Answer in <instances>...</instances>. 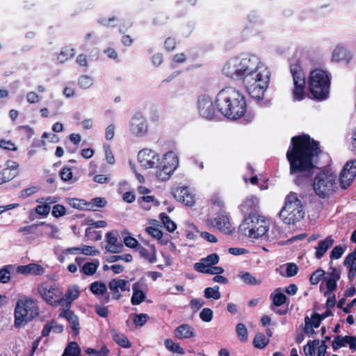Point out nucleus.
I'll list each match as a JSON object with an SVG mask.
<instances>
[{"label":"nucleus","mask_w":356,"mask_h":356,"mask_svg":"<svg viewBox=\"0 0 356 356\" xmlns=\"http://www.w3.org/2000/svg\"><path fill=\"white\" fill-rule=\"evenodd\" d=\"M321 154L319 142L308 134L292 137L286 152V159L290 165V173L298 174L295 183L304 186L312 182L316 162Z\"/></svg>","instance_id":"obj_1"},{"label":"nucleus","mask_w":356,"mask_h":356,"mask_svg":"<svg viewBox=\"0 0 356 356\" xmlns=\"http://www.w3.org/2000/svg\"><path fill=\"white\" fill-rule=\"evenodd\" d=\"M222 72L232 79L243 80L252 98L264 99L268 88L270 72L263 63L254 66L249 57L234 56L225 64Z\"/></svg>","instance_id":"obj_2"},{"label":"nucleus","mask_w":356,"mask_h":356,"mask_svg":"<svg viewBox=\"0 0 356 356\" xmlns=\"http://www.w3.org/2000/svg\"><path fill=\"white\" fill-rule=\"evenodd\" d=\"M216 105L218 111L225 117L236 120L246 111V100L243 92L234 88L225 87L216 95Z\"/></svg>","instance_id":"obj_3"},{"label":"nucleus","mask_w":356,"mask_h":356,"mask_svg":"<svg viewBox=\"0 0 356 356\" xmlns=\"http://www.w3.org/2000/svg\"><path fill=\"white\" fill-rule=\"evenodd\" d=\"M304 205L298 193L290 192L284 199V204L279 216L286 225H294L305 217Z\"/></svg>","instance_id":"obj_4"},{"label":"nucleus","mask_w":356,"mask_h":356,"mask_svg":"<svg viewBox=\"0 0 356 356\" xmlns=\"http://www.w3.org/2000/svg\"><path fill=\"white\" fill-rule=\"evenodd\" d=\"M308 88L312 98L317 101L325 100L329 97L330 78L328 73L319 68L310 72Z\"/></svg>","instance_id":"obj_5"},{"label":"nucleus","mask_w":356,"mask_h":356,"mask_svg":"<svg viewBox=\"0 0 356 356\" xmlns=\"http://www.w3.org/2000/svg\"><path fill=\"white\" fill-rule=\"evenodd\" d=\"M15 326L21 327L39 316L38 302L29 298L17 301L15 308Z\"/></svg>","instance_id":"obj_6"},{"label":"nucleus","mask_w":356,"mask_h":356,"mask_svg":"<svg viewBox=\"0 0 356 356\" xmlns=\"http://www.w3.org/2000/svg\"><path fill=\"white\" fill-rule=\"evenodd\" d=\"M241 232L252 238H259L266 235L269 229V222L259 214L245 216L239 226Z\"/></svg>","instance_id":"obj_7"},{"label":"nucleus","mask_w":356,"mask_h":356,"mask_svg":"<svg viewBox=\"0 0 356 356\" xmlns=\"http://www.w3.org/2000/svg\"><path fill=\"white\" fill-rule=\"evenodd\" d=\"M337 175L327 171L318 172L313 181L314 193L321 198H327L337 189Z\"/></svg>","instance_id":"obj_8"},{"label":"nucleus","mask_w":356,"mask_h":356,"mask_svg":"<svg viewBox=\"0 0 356 356\" xmlns=\"http://www.w3.org/2000/svg\"><path fill=\"white\" fill-rule=\"evenodd\" d=\"M37 291L42 300L49 305L62 307L63 288L55 284L44 282L38 284Z\"/></svg>","instance_id":"obj_9"},{"label":"nucleus","mask_w":356,"mask_h":356,"mask_svg":"<svg viewBox=\"0 0 356 356\" xmlns=\"http://www.w3.org/2000/svg\"><path fill=\"white\" fill-rule=\"evenodd\" d=\"M178 161L175 155L172 152H168L164 154L161 163L156 165V177L159 180H168L172 173L176 168Z\"/></svg>","instance_id":"obj_10"},{"label":"nucleus","mask_w":356,"mask_h":356,"mask_svg":"<svg viewBox=\"0 0 356 356\" xmlns=\"http://www.w3.org/2000/svg\"><path fill=\"white\" fill-rule=\"evenodd\" d=\"M293 76L294 89L293 97L296 100H302L305 97V78L303 70L299 64H293L290 67Z\"/></svg>","instance_id":"obj_11"},{"label":"nucleus","mask_w":356,"mask_h":356,"mask_svg":"<svg viewBox=\"0 0 356 356\" xmlns=\"http://www.w3.org/2000/svg\"><path fill=\"white\" fill-rule=\"evenodd\" d=\"M198 111L200 115L212 120L216 117V110L212 99L208 95H201L198 98Z\"/></svg>","instance_id":"obj_12"},{"label":"nucleus","mask_w":356,"mask_h":356,"mask_svg":"<svg viewBox=\"0 0 356 356\" xmlns=\"http://www.w3.org/2000/svg\"><path fill=\"white\" fill-rule=\"evenodd\" d=\"M356 176V161H348L339 175L340 187L345 190L352 184Z\"/></svg>","instance_id":"obj_13"},{"label":"nucleus","mask_w":356,"mask_h":356,"mask_svg":"<svg viewBox=\"0 0 356 356\" xmlns=\"http://www.w3.org/2000/svg\"><path fill=\"white\" fill-rule=\"evenodd\" d=\"M240 211L245 216H256L259 214V199L253 195H248L238 206Z\"/></svg>","instance_id":"obj_14"},{"label":"nucleus","mask_w":356,"mask_h":356,"mask_svg":"<svg viewBox=\"0 0 356 356\" xmlns=\"http://www.w3.org/2000/svg\"><path fill=\"white\" fill-rule=\"evenodd\" d=\"M138 161L145 168H153L158 164L159 156L150 149H143L138 154Z\"/></svg>","instance_id":"obj_15"},{"label":"nucleus","mask_w":356,"mask_h":356,"mask_svg":"<svg viewBox=\"0 0 356 356\" xmlns=\"http://www.w3.org/2000/svg\"><path fill=\"white\" fill-rule=\"evenodd\" d=\"M207 222L225 233H230L232 232L229 218L225 211L218 212L215 217L209 219Z\"/></svg>","instance_id":"obj_16"},{"label":"nucleus","mask_w":356,"mask_h":356,"mask_svg":"<svg viewBox=\"0 0 356 356\" xmlns=\"http://www.w3.org/2000/svg\"><path fill=\"white\" fill-rule=\"evenodd\" d=\"M341 271L339 268L330 266L327 272L325 285L327 291L324 292V296H327L337 289V282L341 278Z\"/></svg>","instance_id":"obj_17"},{"label":"nucleus","mask_w":356,"mask_h":356,"mask_svg":"<svg viewBox=\"0 0 356 356\" xmlns=\"http://www.w3.org/2000/svg\"><path fill=\"white\" fill-rule=\"evenodd\" d=\"M106 246L105 249L111 253H120L122 252L124 245L121 241L118 240V232L117 231H110L106 234Z\"/></svg>","instance_id":"obj_18"},{"label":"nucleus","mask_w":356,"mask_h":356,"mask_svg":"<svg viewBox=\"0 0 356 356\" xmlns=\"http://www.w3.org/2000/svg\"><path fill=\"white\" fill-rule=\"evenodd\" d=\"M172 193L177 201L187 207H192L195 204V197L187 187H176L173 188Z\"/></svg>","instance_id":"obj_19"},{"label":"nucleus","mask_w":356,"mask_h":356,"mask_svg":"<svg viewBox=\"0 0 356 356\" xmlns=\"http://www.w3.org/2000/svg\"><path fill=\"white\" fill-rule=\"evenodd\" d=\"M108 288L113 293L112 298L114 300H120L122 298V292L129 291L128 281L120 279H112L108 283Z\"/></svg>","instance_id":"obj_20"},{"label":"nucleus","mask_w":356,"mask_h":356,"mask_svg":"<svg viewBox=\"0 0 356 356\" xmlns=\"http://www.w3.org/2000/svg\"><path fill=\"white\" fill-rule=\"evenodd\" d=\"M19 164L11 160H8L6 167L0 171V185L14 179L18 175Z\"/></svg>","instance_id":"obj_21"},{"label":"nucleus","mask_w":356,"mask_h":356,"mask_svg":"<svg viewBox=\"0 0 356 356\" xmlns=\"http://www.w3.org/2000/svg\"><path fill=\"white\" fill-rule=\"evenodd\" d=\"M146 288L147 284L144 278H140L133 284V293L131 298V302L133 305H138L145 300L146 295L143 289Z\"/></svg>","instance_id":"obj_22"},{"label":"nucleus","mask_w":356,"mask_h":356,"mask_svg":"<svg viewBox=\"0 0 356 356\" xmlns=\"http://www.w3.org/2000/svg\"><path fill=\"white\" fill-rule=\"evenodd\" d=\"M63 308V311L58 314V318H65L69 323L73 334L78 335L80 331L79 317L70 309V307Z\"/></svg>","instance_id":"obj_23"},{"label":"nucleus","mask_w":356,"mask_h":356,"mask_svg":"<svg viewBox=\"0 0 356 356\" xmlns=\"http://www.w3.org/2000/svg\"><path fill=\"white\" fill-rule=\"evenodd\" d=\"M130 130L136 136L142 135L147 132L146 120L141 113H137L134 115L130 124Z\"/></svg>","instance_id":"obj_24"},{"label":"nucleus","mask_w":356,"mask_h":356,"mask_svg":"<svg viewBox=\"0 0 356 356\" xmlns=\"http://www.w3.org/2000/svg\"><path fill=\"white\" fill-rule=\"evenodd\" d=\"M79 296L80 290L77 285L68 286L65 293L62 296V307H71L72 302L77 299Z\"/></svg>","instance_id":"obj_25"},{"label":"nucleus","mask_w":356,"mask_h":356,"mask_svg":"<svg viewBox=\"0 0 356 356\" xmlns=\"http://www.w3.org/2000/svg\"><path fill=\"white\" fill-rule=\"evenodd\" d=\"M17 272L22 275H42L44 268L40 264L31 263L27 265H21L17 267Z\"/></svg>","instance_id":"obj_26"},{"label":"nucleus","mask_w":356,"mask_h":356,"mask_svg":"<svg viewBox=\"0 0 356 356\" xmlns=\"http://www.w3.org/2000/svg\"><path fill=\"white\" fill-rule=\"evenodd\" d=\"M174 335L178 339H190L195 336V332L192 326L184 323L176 327Z\"/></svg>","instance_id":"obj_27"},{"label":"nucleus","mask_w":356,"mask_h":356,"mask_svg":"<svg viewBox=\"0 0 356 356\" xmlns=\"http://www.w3.org/2000/svg\"><path fill=\"white\" fill-rule=\"evenodd\" d=\"M352 58V54L344 47L338 45L334 49L332 60L334 62L347 61Z\"/></svg>","instance_id":"obj_28"},{"label":"nucleus","mask_w":356,"mask_h":356,"mask_svg":"<svg viewBox=\"0 0 356 356\" xmlns=\"http://www.w3.org/2000/svg\"><path fill=\"white\" fill-rule=\"evenodd\" d=\"M334 241L331 236L326 237L324 240L320 241L318 243V246L316 248V257L318 259H321L327 250L333 245Z\"/></svg>","instance_id":"obj_29"},{"label":"nucleus","mask_w":356,"mask_h":356,"mask_svg":"<svg viewBox=\"0 0 356 356\" xmlns=\"http://www.w3.org/2000/svg\"><path fill=\"white\" fill-rule=\"evenodd\" d=\"M136 251L149 263H154L156 261V248L154 245H149V249L139 245Z\"/></svg>","instance_id":"obj_30"},{"label":"nucleus","mask_w":356,"mask_h":356,"mask_svg":"<svg viewBox=\"0 0 356 356\" xmlns=\"http://www.w3.org/2000/svg\"><path fill=\"white\" fill-rule=\"evenodd\" d=\"M138 203L144 210H149L152 206L156 205L158 202L153 195H143L138 197Z\"/></svg>","instance_id":"obj_31"},{"label":"nucleus","mask_w":356,"mask_h":356,"mask_svg":"<svg viewBox=\"0 0 356 356\" xmlns=\"http://www.w3.org/2000/svg\"><path fill=\"white\" fill-rule=\"evenodd\" d=\"M75 54V50L70 45L65 46L58 54L57 59L60 63H63Z\"/></svg>","instance_id":"obj_32"},{"label":"nucleus","mask_w":356,"mask_h":356,"mask_svg":"<svg viewBox=\"0 0 356 356\" xmlns=\"http://www.w3.org/2000/svg\"><path fill=\"white\" fill-rule=\"evenodd\" d=\"M99 261L98 259H94L92 262H86L81 267L80 271L86 275H92L99 267Z\"/></svg>","instance_id":"obj_33"},{"label":"nucleus","mask_w":356,"mask_h":356,"mask_svg":"<svg viewBox=\"0 0 356 356\" xmlns=\"http://www.w3.org/2000/svg\"><path fill=\"white\" fill-rule=\"evenodd\" d=\"M61 356H81L79 346L76 342H70Z\"/></svg>","instance_id":"obj_34"},{"label":"nucleus","mask_w":356,"mask_h":356,"mask_svg":"<svg viewBox=\"0 0 356 356\" xmlns=\"http://www.w3.org/2000/svg\"><path fill=\"white\" fill-rule=\"evenodd\" d=\"M90 291L96 296H102L107 291V287L105 283L96 281L90 284Z\"/></svg>","instance_id":"obj_35"},{"label":"nucleus","mask_w":356,"mask_h":356,"mask_svg":"<svg viewBox=\"0 0 356 356\" xmlns=\"http://www.w3.org/2000/svg\"><path fill=\"white\" fill-rule=\"evenodd\" d=\"M268 338H267L265 334L261 332L257 333L253 339L254 346L260 349L265 348L268 345Z\"/></svg>","instance_id":"obj_36"},{"label":"nucleus","mask_w":356,"mask_h":356,"mask_svg":"<svg viewBox=\"0 0 356 356\" xmlns=\"http://www.w3.org/2000/svg\"><path fill=\"white\" fill-rule=\"evenodd\" d=\"M106 203V200L104 197H95L91 202L84 203V204L86 206V209L95 211L96 208L105 207Z\"/></svg>","instance_id":"obj_37"},{"label":"nucleus","mask_w":356,"mask_h":356,"mask_svg":"<svg viewBox=\"0 0 356 356\" xmlns=\"http://www.w3.org/2000/svg\"><path fill=\"white\" fill-rule=\"evenodd\" d=\"M164 343L166 348L173 353H178L181 355L185 353L184 349L180 346L179 343L175 342L170 339H165Z\"/></svg>","instance_id":"obj_38"},{"label":"nucleus","mask_w":356,"mask_h":356,"mask_svg":"<svg viewBox=\"0 0 356 356\" xmlns=\"http://www.w3.org/2000/svg\"><path fill=\"white\" fill-rule=\"evenodd\" d=\"M160 218L164 227L168 232H172L176 229L177 225L170 218V217L166 213H161L160 214Z\"/></svg>","instance_id":"obj_39"},{"label":"nucleus","mask_w":356,"mask_h":356,"mask_svg":"<svg viewBox=\"0 0 356 356\" xmlns=\"http://www.w3.org/2000/svg\"><path fill=\"white\" fill-rule=\"evenodd\" d=\"M204 297L207 299L213 298L214 300H218L221 297L218 286L206 288L204 289Z\"/></svg>","instance_id":"obj_40"},{"label":"nucleus","mask_w":356,"mask_h":356,"mask_svg":"<svg viewBox=\"0 0 356 356\" xmlns=\"http://www.w3.org/2000/svg\"><path fill=\"white\" fill-rule=\"evenodd\" d=\"M12 265H6L0 269V283L6 284L10 280V270Z\"/></svg>","instance_id":"obj_41"},{"label":"nucleus","mask_w":356,"mask_h":356,"mask_svg":"<svg viewBox=\"0 0 356 356\" xmlns=\"http://www.w3.org/2000/svg\"><path fill=\"white\" fill-rule=\"evenodd\" d=\"M240 277L245 284L248 285H259L261 283V280H257L249 272H242L240 275Z\"/></svg>","instance_id":"obj_42"},{"label":"nucleus","mask_w":356,"mask_h":356,"mask_svg":"<svg viewBox=\"0 0 356 356\" xmlns=\"http://www.w3.org/2000/svg\"><path fill=\"white\" fill-rule=\"evenodd\" d=\"M349 336L342 337L337 335L335 337L332 341V348L334 350H337L341 347H346L348 343Z\"/></svg>","instance_id":"obj_43"},{"label":"nucleus","mask_w":356,"mask_h":356,"mask_svg":"<svg viewBox=\"0 0 356 356\" xmlns=\"http://www.w3.org/2000/svg\"><path fill=\"white\" fill-rule=\"evenodd\" d=\"M325 272L321 268L316 269L310 276L309 282L312 285H316L325 276Z\"/></svg>","instance_id":"obj_44"},{"label":"nucleus","mask_w":356,"mask_h":356,"mask_svg":"<svg viewBox=\"0 0 356 356\" xmlns=\"http://www.w3.org/2000/svg\"><path fill=\"white\" fill-rule=\"evenodd\" d=\"M270 298L275 307H280L284 305L287 300L286 296L282 292H277L270 294Z\"/></svg>","instance_id":"obj_45"},{"label":"nucleus","mask_w":356,"mask_h":356,"mask_svg":"<svg viewBox=\"0 0 356 356\" xmlns=\"http://www.w3.org/2000/svg\"><path fill=\"white\" fill-rule=\"evenodd\" d=\"M320 342L318 339H314L313 341H308L307 344L304 347V351L305 356H312L315 354L316 350Z\"/></svg>","instance_id":"obj_46"},{"label":"nucleus","mask_w":356,"mask_h":356,"mask_svg":"<svg viewBox=\"0 0 356 356\" xmlns=\"http://www.w3.org/2000/svg\"><path fill=\"white\" fill-rule=\"evenodd\" d=\"M236 331L238 337L241 341H242V342L247 341V340H248V330L243 323H238L236 327Z\"/></svg>","instance_id":"obj_47"},{"label":"nucleus","mask_w":356,"mask_h":356,"mask_svg":"<svg viewBox=\"0 0 356 356\" xmlns=\"http://www.w3.org/2000/svg\"><path fill=\"white\" fill-rule=\"evenodd\" d=\"M85 353L89 355H93L94 356H106V355L108 354L109 350L106 346H103L100 350L88 348L85 350Z\"/></svg>","instance_id":"obj_48"},{"label":"nucleus","mask_w":356,"mask_h":356,"mask_svg":"<svg viewBox=\"0 0 356 356\" xmlns=\"http://www.w3.org/2000/svg\"><path fill=\"white\" fill-rule=\"evenodd\" d=\"M113 340L120 346L123 348H129L131 346V343L129 342L127 337L122 334H115L113 336Z\"/></svg>","instance_id":"obj_49"},{"label":"nucleus","mask_w":356,"mask_h":356,"mask_svg":"<svg viewBox=\"0 0 356 356\" xmlns=\"http://www.w3.org/2000/svg\"><path fill=\"white\" fill-rule=\"evenodd\" d=\"M93 84L92 79L88 75H82L78 80V85L81 88H89Z\"/></svg>","instance_id":"obj_50"},{"label":"nucleus","mask_w":356,"mask_h":356,"mask_svg":"<svg viewBox=\"0 0 356 356\" xmlns=\"http://www.w3.org/2000/svg\"><path fill=\"white\" fill-rule=\"evenodd\" d=\"M86 236L93 241H99L102 239V232L97 231L92 227H87L86 229Z\"/></svg>","instance_id":"obj_51"},{"label":"nucleus","mask_w":356,"mask_h":356,"mask_svg":"<svg viewBox=\"0 0 356 356\" xmlns=\"http://www.w3.org/2000/svg\"><path fill=\"white\" fill-rule=\"evenodd\" d=\"M343 265L347 268L356 265V247L352 252L346 256L343 261Z\"/></svg>","instance_id":"obj_52"},{"label":"nucleus","mask_w":356,"mask_h":356,"mask_svg":"<svg viewBox=\"0 0 356 356\" xmlns=\"http://www.w3.org/2000/svg\"><path fill=\"white\" fill-rule=\"evenodd\" d=\"M213 317V311L210 308H204L200 313V319L206 323L211 322Z\"/></svg>","instance_id":"obj_53"},{"label":"nucleus","mask_w":356,"mask_h":356,"mask_svg":"<svg viewBox=\"0 0 356 356\" xmlns=\"http://www.w3.org/2000/svg\"><path fill=\"white\" fill-rule=\"evenodd\" d=\"M51 211L50 205L42 203V204L37 205L35 208V211L37 214L46 217L49 215Z\"/></svg>","instance_id":"obj_54"},{"label":"nucleus","mask_w":356,"mask_h":356,"mask_svg":"<svg viewBox=\"0 0 356 356\" xmlns=\"http://www.w3.org/2000/svg\"><path fill=\"white\" fill-rule=\"evenodd\" d=\"M66 213V209L63 204H55L52 208L51 214L55 218H60L65 216Z\"/></svg>","instance_id":"obj_55"},{"label":"nucleus","mask_w":356,"mask_h":356,"mask_svg":"<svg viewBox=\"0 0 356 356\" xmlns=\"http://www.w3.org/2000/svg\"><path fill=\"white\" fill-rule=\"evenodd\" d=\"M346 248H343L341 245H336L334 247V248L332 250L330 257L332 259H338L341 257L343 254L345 252Z\"/></svg>","instance_id":"obj_56"},{"label":"nucleus","mask_w":356,"mask_h":356,"mask_svg":"<svg viewBox=\"0 0 356 356\" xmlns=\"http://www.w3.org/2000/svg\"><path fill=\"white\" fill-rule=\"evenodd\" d=\"M146 232L151 235L153 238L156 239H161L163 237V232L156 227H147L145 229Z\"/></svg>","instance_id":"obj_57"},{"label":"nucleus","mask_w":356,"mask_h":356,"mask_svg":"<svg viewBox=\"0 0 356 356\" xmlns=\"http://www.w3.org/2000/svg\"><path fill=\"white\" fill-rule=\"evenodd\" d=\"M194 268L197 272L209 274L210 266L202 259L200 262L195 264Z\"/></svg>","instance_id":"obj_58"},{"label":"nucleus","mask_w":356,"mask_h":356,"mask_svg":"<svg viewBox=\"0 0 356 356\" xmlns=\"http://www.w3.org/2000/svg\"><path fill=\"white\" fill-rule=\"evenodd\" d=\"M81 254L89 256H96L100 254V252L94 246L83 245L81 247Z\"/></svg>","instance_id":"obj_59"},{"label":"nucleus","mask_w":356,"mask_h":356,"mask_svg":"<svg viewBox=\"0 0 356 356\" xmlns=\"http://www.w3.org/2000/svg\"><path fill=\"white\" fill-rule=\"evenodd\" d=\"M38 191V186H31L21 191L19 197L22 199H26V197L31 196V195L35 194Z\"/></svg>","instance_id":"obj_60"},{"label":"nucleus","mask_w":356,"mask_h":356,"mask_svg":"<svg viewBox=\"0 0 356 356\" xmlns=\"http://www.w3.org/2000/svg\"><path fill=\"white\" fill-rule=\"evenodd\" d=\"M148 318H149V316L146 314H136L135 316V318H134V323L136 326L141 327L146 323Z\"/></svg>","instance_id":"obj_61"},{"label":"nucleus","mask_w":356,"mask_h":356,"mask_svg":"<svg viewBox=\"0 0 356 356\" xmlns=\"http://www.w3.org/2000/svg\"><path fill=\"white\" fill-rule=\"evenodd\" d=\"M60 176L63 181H68L72 178V169L68 167H64L60 171Z\"/></svg>","instance_id":"obj_62"},{"label":"nucleus","mask_w":356,"mask_h":356,"mask_svg":"<svg viewBox=\"0 0 356 356\" xmlns=\"http://www.w3.org/2000/svg\"><path fill=\"white\" fill-rule=\"evenodd\" d=\"M176 45V40L172 37H168L164 41V48L167 51H173L175 49Z\"/></svg>","instance_id":"obj_63"},{"label":"nucleus","mask_w":356,"mask_h":356,"mask_svg":"<svg viewBox=\"0 0 356 356\" xmlns=\"http://www.w3.org/2000/svg\"><path fill=\"white\" fill-rule=\"evenodd\" d=\"M124 243L128 248H136V250H138V247L140 245L138 241L135 238L130 236H126L124 238Z\"/></svg>","instance_id":"obj_64"}]
</instances>
